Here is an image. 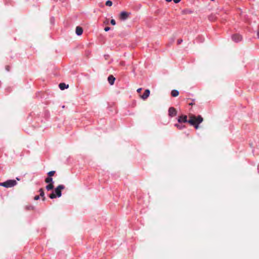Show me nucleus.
<instances>
[{
	"label": "nucleus",
	"mask_w": 259,
	"mask_h": 259,
	"mask_svg": "<svg viewBox=\"0 0 259 259\" xmlns=\"http://www.w3.org/2000/svg\"><path fill=\"white\" fill-rule=\"evenodd\" d=\"M106 5L107 6L110 7V6H111L112 5V2L111 1H107L106 2Z\"/></svg>",
	"instance_id": "19"
},
{
	"label": "nucleus",
	"mask_w": 259,
	"mask_h": 259,
	"mask_svg": "<svg viewBox=\"0 0 259 259\" xmlns=\"http://www.w3.org/2000/svg\"><path fill=\"white\" fill-rule=\"evenodd\" d=\"M182 41V40H178V42L180 44V43H181V42Z\"/></svg>",
	"instance_id": "30"
},
{
	"label": "nucleus",
	"mask_w": 259,
	"mask_h": 259,
	"mask_svg": "<svg viewBox=\"0 0 259 259\" xmlns=\"http://www.w3.org/2000/svg\"><path fill=\"white\" fill-rule=\"evenodd\" d=\"M110 23L113 25H115L116 24V22L115 21V20L114 19H112L110 21Z\"/></svg>",
	"instance_id": "20"
},
{
	"label": "nucleus",
	"mask_w": 259,
	"mask_h": 259,
	"mask_svg": "<svg viewBox=\"0 0 259 259\" xmlns=\"http://www.w3.org/2000/svg\"><path fill=\"white\" fill-rule=\"evenodd\" d=\"M150 90L148 89H147L145 91L144 94L143 95L141 96V98L143 100H146L148 98V97L150 95Z\"/></svg>",
	"instance_id": "8"
},
{
	"label": "nucleus",
	"mask_w": 259,
	"mask_h": 259,
	"mask_svg": "<svg viewBox=\"0 0 259 259\" xmlns=\"http://www.w3.org/2000/svg\"><path fill=\"white\" fill-rule=\"evenodd\" d=\"M39 192H40V197H44L45 196L44 191L42 188H40L39 190Z\"/></svg>",
	"instance_id": "17"
},
{
	"label": "nucleus",
	"mask_w": 259,
	"mask_h": 259,
	"mask_svg": "<svg viewBox=\"0 0 259 259\" xmlns=\"http://www.w3.org/2000/svg\"><path fill=\"white\" fill-rule=\"evenodd\" d=\"M189 119L188 122L191 125H193L196 129L199 128V124L203 121V118L201 115L196 116L193 114L189 115Z\"/></svg>",
	"instance_id": "1"
},
{
	"label": "nucleus",
	"mask_w": 259,
	"mask_h": 259,
	"mask_svg": "<svg viewBox=\"0 0 259 259\" xmlns=\"http://www.w3.org/2000/svg\"><path fill=\"white\" fill-rule=\"evenodd\" d=\"M182 14L184 15H193L194 12L191 9L187 8L182 11Z\"/></svg>",
	"instance_id": "7"
},
{
	"label": "nucleus",
	"mask_w": 259,
	"mask_h": 259,
	"mask_svg": "<svg viewBox=\"0 0 259 259\" xmlns=\"http://www.w3.org/2000/svg\"><path fill=\"white\" fill-rule=\"evenodd\" d=\"M31 209H33V206H31Z\"/></svg>",
	"instance_id": "31"
},
{
	"label": "nucleus",
	"mask_w": 259,
	"mask_h": 259,
	"mask_svg": "<svg viewBox=\"0 0 259 259\" xmlns=\"http://www.w3.org/2000/svg\"><path fill=\"white\" fill-rule=\"evenodd\" d=\"M166 2H171L172 0H165Z\"/></svg>",
	"instance_id": "29"
},
{
	"label": "nucleus",
	"mask_w": 259,
	"mask_h": 259,
	"mask_svg": "<svg viewBox=\"0 0 259 259\" xmlns=\"http://www.w3.org/2000/svg\"><path fill=\"white\" fill-rule=\"evenodd\" d=\"M104 23L108 24V20L106 19L105 21H104Z\"/></svg>",
	"instance_id": "27"
},
{
	"label": "nucleus",
	"mask_w": 259,
	"mask_h": 259,
	"mask_svg": "<svg viewBox=\"0 0 259 259\" xmlns=\"http://www.w3.org/2000/svg\"><path fill=\"white\" fill-rule=\"evenodd\" d=\"M65 189V186L63 185H59L56 189H55V193H52L50 194L49 197L51 199L56 198L57 197H60L62 195L61 190Z\"/></svg>",
	"instance_id": "2"
},
{
	"label": "nucleus",
	"mask_w": 259,
	"mask_h": 259,
	"mask_svg": "<svg viewBox=\"0 0 259 259\" xmlns=\"http://www.w3.org/2000/svg\"><path fill=\"white\" fill-rule=\"evenodd\" d=\"M83 32L82 28L80 26H77L75 29V33L77 35H80Z\"/></svg>",
	"instance_id": "9"
},
{
	"label": "nucleus",
	"mask_w": 259,
	"mask_h": 259,
	"mask_svg": "<svg viewBox=\"0 0 259 259\" xmlns=\"http://www.w3.org/2000/svg\"><path fill=\"white\" fill-rule=\"evenodd\" d=\"M39 199V195H36L34 197V199L35 200H37Z\"/></svg>",
	"instance_id": "21"
},
{
	"label": "nucleus",
	"mask_w": 259,
	"mask_h": 259,
	"mask_svg": "<svg viewBox=\"0 0 259 259\" xmlns=\"http://www.w3.org/2000/svg\"><path fill=\"white\" fill-rule=\"evenodd\" d=\"M16 179H17V180H18V181H19V180H20V179H18V178H17Z\"/></svg>",
	"instance_id": "32"
},
{
	"label": "nucleus",
	"mask_w": 259,
	"mask_h": 259,
	"mask_svg": "<svg viewBox=\"0 0 259 259\" xmlns=\"http://www.w3.org/2000/svg\"><path fill=\"white\" fill-rule=\"evenodd\" d=\"M232 38L233 40L236 42L240 41L242 38L241 36L238 34L233 35Z\"/></svg>",
	"instance_id": "5"
},
{
	"label": "nucleus",
	"mask_w": 259,
	"mask_h": 259,
	"mask_svg": "<svg viewBox=\"0 0 259 259\" xmlns=\"http://www.w3.org/2000/svg\"><path fill=\"white\" fill-rule=\"evenodd\" d=\"M131 15V13H128L125 11H123L120 13L119 16H128Z\"/></svg>",
	"instance_id": "14"
},
{
	"label": "nucleus",
	"mask_w": 259,
	"mask_h": 259,
	"mask_svg": "<svg viewBox=\"0 0 259 259\" xmlns=\"http://www.w3.org/2000/svg\"><path fill=\"white\" fill-rule=\"evenodd\" d=\"M54 188V185L53 183H49L47 186H46V189L48 191H50L52 190Z\"/></svg>",
	"instance_id": "13"
},
{
	"label": "nucleus",
	"mask_w": 259,
	"mask_h": 259,
	"mask_svg": "<svg viewBox=\"0 0 259 259\" xmlns=\"http://www.w3.org/2000/svg\"><path fill=\"white\" fill-rule=\"evenodd\" d=\"M175 126H176L179 130H181V129L185 127V125H180V124H178V123L175 124Z\"/></svg>",
	"instance_id": "16"
},
{
	"label": "nucleus",
	"mask_w": 259,
	"mask_h": 259,
	"mask_svg": "<svg viewBox=\"0 0 259 259\" xmlns=\"http://www.w3.org/2000/svg\"><path fill=\"white\" fill-rule=\"evenodd\" d=\"M179 95V92L178 91L176 90H173L171 92V95L174 97H176L178 96Z\"/></svg>",
	"instance_id": "12"
},
{
	"label": "nucleus",
	"mask_w": 259,
	"mask_h": 259,
	"mask_svg": "<svg viewBox=\"0 0 259 259\" xmlns=\"http://www.w3.org/2000/svg\"><path fill=\"white\" fill-rule=\"evenodd\" d=\"M141 91H142V88H139V89H138L137 90V92H138V93H141Z\"/></svg>",
	"instance_id": "25"
},
{
	"label": "nucleus",
	"mask_w": 259,
	"mask_h": 259,
	"mask_svg": "<svg viewBox=\"0 0 259 259\" xmlns=\"http://www.w3.org/2000/svg\"><path fill=\"white\" fill-rule=\"evenodd\" d=\"M194 103L191 102V103H190L189 104V105H191V106H192V105H194Z\"/></svg>",
	"instance_id": "28"
},
{
	"label": "nucleus",
	"mask_w": 259,
	"mask_h": 259,
	"mask_svg": "<svg viewBox=\"0 0 259 259\" xmlns=\"http://www.w3.org/2000/svg\"><path fill=\"white\" fill-rule=\"evenodd\" d=\"M173 1L175 2V3H176V4H177L181 1V0H173Z\"/></svg>",
	"instance_id": "24"
},
{
	"label": "nucleus",
	"mask_w": 259,
	"mask_h": 259,
	"mask_svg": "<svg viewBox=\"0 0 259 259\" xmlns=\"http://www.w3.org/2000/svg\"><path fill=\"white\" fill-rule=\"evenodd\" d=\"M41 197L42 198V200L43 201H45V200H46V197H45V196H44V197Z\"/></svg>",
	"instance_id": "26"
},
{
	"label": "nucleus",
	"mask_w": 259,
	"mask_h": 259,
	"mask_svg": "<svg viewBox=\"0 0 259 259\" xmlns=\"http://www.w3.org/2000/svg\"><path fill=\"white\" fill-rule=\"evenodd\" d=\"M115 79V77H114V76L112 75L109 76L108 77V80L109 83L111 85L114 84Z\"/></svg>",
	"instance_id": "10"
},
{
	"label": "nucleus",
	"mask_w": 259,
	"mask_h": 259,
	"mask_svg": "<svg viewBox=\"0 0 259 259\" xmlns=\"http://www.w3.org/2000/svg\"><path fill=\"white\" fill-rule=\"evenodd\" d=\"M110 29V28L109 27H108V26H107V27H105V28H104V30H105V31H109Z\"/></svg>",
	"instance_id": "23"
},
{
	"label": "nucleus",
	"mask_w": 259,
	"mask_h": 259,
	"mask_svg": "<svg viewBox=\"0 0 259 259\" xmlns=\"http://www.w3.org/2000/svg\"><path fill=\"white\" fill-rule=\"evenodd\" d=\"M178 121L179 123H185L188 122V120H187V115H181L180 116Z\"/></svg>",
	"instance_id": "6"
},
{
	"label": "nucleus",
	"mask_w": 259,
	"mask_h": 259,
	"mask_svg": "<svg viewBox=\"0 0 259 259\" xmlns=\"http://www.w3.org/2000/svg\"><path fill=\"white\" fill-rule=\"evenodd\" d=\"M53 181V179L51 177H48L45 179V182L46 183H52Z\"/></svg>",
	"instance_id": "15"
},
{
	"label": "nucleus",
	"mask_w": 259,
	"mask_h": 259,
	"mask_svg": "<svg viewBox=\"0 0 259 259\" xmlns=\"http://www.w3.org/2000/svg\"><path fill=\"white\" fill-rule=\"evenodd\" d=\"M177 110L176 109L172 107H171L168 109V115L170 117L175 116L177 115Z\"/></svg>",
	"instance_id": "4"
},
{
	"label": "nucleus",
	"mask_w": 259,
	"mask_h": 259,
	"mask_svg": "<svg viewBox=\"0 0 259 259\" xmlns=\"http://www.w3.org/2000/svg\"><path fill=\"white\" fill-rule=\"evenodd\" d=\"M121 21H125L127 17H119Z\"/></svg>",
	"instance_id": "22"
},
{
	"label": "nucleus",
	"mask_w": 259,
	"mask_h": 259,
	"mask_svg": "<svg viewBox=\"0 0 259 259\" xmlns=\"http://www.w3.org/2000/svg\"><path fill=\"white\" fill-rule=\"evenodd\" d=\"M17 184V182L14 180H9L6 182L1 183L0 186H3L6 188H11L16 185Z\"/></svg>",
	"instance_id": "3"
},
{
	"label": "nucleus",
	"mask_w": 259,
	"mask_h": 259,
	"mask_svg": "<svg viewBox=\"0 0 259 259\" xmlns=\"http://www.w3.org/2000/svg\"><path fill=\"white\" fill-rule=\"evenodd\" d=\"M59 87L61 90H64L65 89H67L69 86L68 85H66L65 83H60Z\"/></svg>",
	"instance_id": "11"
},
{
	"label": "nucleus",
	"mask_w": 259,
	"mask_h": 259,
	"mask_svg": "<svg viewBox=\"0 0 259 259\" xmlns=\"http://www.w3.org/2000/svg\"><path fill=\"white\" fill-rule=\"evenodd\" d=\"M55 171H50L48 173L49 177H51L54 175Z\"/></svg>",
	"instance_id": "18"
}]
</instances>
